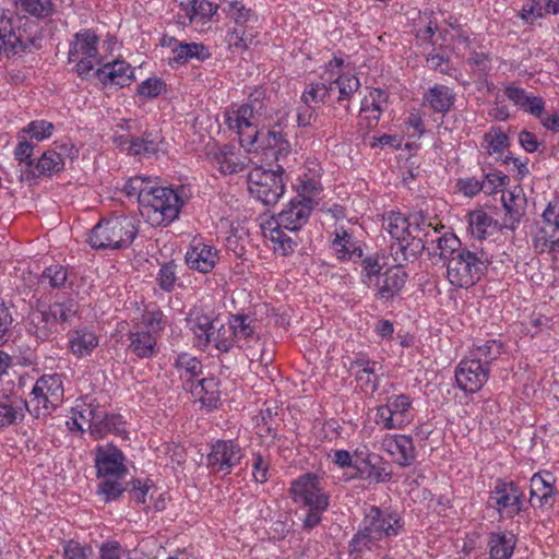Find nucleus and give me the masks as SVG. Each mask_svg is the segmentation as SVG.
Returning <instances> with one entry per match:
<instances>
[{
    "mask_svg": "<svg viewBox=\"0 0 559 559\" xmlns=\"http://www.w3.org/2000/svg\"><path fill=\"white\" fill-rule=\"evenodd\" d=\"M438 259L433 264L441 262L447 266V277L451 285L459 288H468L475 285L487 272L491 263L490 257L483 250L473 252L462 247L461 240L452 233L438 237Z\"/></svg>",
    "mask_w": 559,
    "mask_h": 559,
    "instance_id": "nucleus-1",
    "label": "nucleus"
},
{
    "mask_svg": "<svg viewBox=\"0 0 559 559\" xmlns=\"http://www.w3.org/2000/svg\"><path fill=\"white\" fill-rule=\"evenodd\" d=\"M404 532L402 515L390 508L367 506L357 532L349 542V552L371 550L382 539H391Z\"/></svg>",
    "mask_w": 559,
    "mask_h": 559,
    "instance_id": "nucleus-2",
    "label": "nucleus"
},
{
    "mask_svg": "<svg viewBox=\"0 0 559 559\" xmlns=\"http://www.w3.org/2000/svg\"><path fill=\"white\" fill-rule=\"evenodd\" d=\"M76 313L78 305L71 297H60L51 304L37 300L28 312L26 331L39 342L51 341Z\"/></svg>",
    "mask_w": 559,
    "mask_h": 559,
    "instance_id": "nucleus-3",
    "label": "nucleus"
},
{
    "mask_svg": "<svg viewBox=\"0 0 559 559\" xmlns=\"http://www.w3.org/2000/svg\"><path fill=\"white\" fill-rule=\"evenodd\" d=\"M187 200V189L183 186H156L151 195L144 198L140 213L151 226L166 227L179 218Z\"/></svg>",
    "mask_w": 559,
    "mask_h": 559,
    "instance_id": "nucleus-4",
    "label": "nucleus"
},
{
    "mask_svg": "<svg viewBox=\"0 0 559 559\" xmlns=\"http://www.w3.org/2000/svg\"><path fill=\"white\" fill-rule=\"evenodd\" d=\"M16 23L10 10H0V53L7 57L21 56L40 47L38 26L19 17Z\"/></svg>",
    "mask_w": 559,
    "mask_h": 559,
    "instance_id": "nucleus-5",
    "label": "nucleus"
},
{
    "mask_svg": "<svg viewBox=\"0 0 559 559\" xmlns=\"http://www.w3.org/2000/svg\"><path fill=\"white\" fill-rule=\"evenodd\" d=\"M139 234L134 217L128 215L100 219L90 231L87 242L95 250H118L132 245Z\"/></svg>",
    "mask_w": 559,
    "mask_h": 559,
    "instance_id": "nucleus-6",
    "label": "nucleus"
},
{
    "mask_svg": "<svg viewBox=\"0 0 559 559\" xmlns=\"http://www.w3.org/2000/svg\"><path fill=\"white\" fill-rule=\"evenodd\" d=\"M63 397V374H43L29 394V413L36 418L46 417L62 404Z\"/></svg>",
    "mask_w": 559,
    "mask_h": 559,
    "instance_id": "nucleus-7",
    "label": "nucleus"
},
{
    "mask_svg": "<svg viewBox=\"0 0 559 559\" xmlns=\"http://www.w3.org/2000/svg\"><path fill=\"white\" fill-rule=\"evenodd\" d=\"M99 37L93 29L84 28L73 35L70 41L68 60L75 63L79 76L86 79L100 62L98 53Z\"/></svg>",
    "mask_w": 559,
    "mask_h": 559,
    "instance_id": "nucleus-8",
    "label": "nucleus"
},
{
    "mask_svg": "<svg viewBox=\"0 0 559 559\" xmlns=\"http://www.w3.org/2000/svg\"><path fill=\"white\" fill-rule=\"evenodd\" d=\"M282 173V166H278L277 170L253 168L248 175V190L251 197L264 205L276 204L285 190Z\"/></svg>",
    "mask_w": 559,
    "mask_h": 559,
    "instance_id": "nucleus-9",
    "label": "nucleus"
},
{
    "mask_svg": "<svg viewBox=\"0 0 559 559\" xmlns=\"http://www.w3.org/2000/svg\"><path fill=\"white\" fill-rule=\"evenodd\" d=\"M415 418L413 401L407 394H394L386 403L377 407L376 423L383 429H402Z\"/></svg>",
    "mask_w": 559,
    "mask_h": 559,
    "instance_id": "nucleus-10",
    "label": "nucleus"
},
{
    "mask_svg": "<svg viewBox=\"0 0 559 559\" xmlns=\"http://www.w3.org/2000/svg\"><path fill=\"white\" fill-rule=\"evenodd\" d=\"M437 241L438 237L431 238L430 233H425L424 236H420L409 231L399 241L391 243V254L394 261L401 264L415 261L423 251H426L433 262L438 259L439 249H436Z\"/></svg>",
    "mask_w": 559,
    "mask_h": 559,
    "instance_id": "nucleus-11",
    "label": "nucleus"
},
{
    "mask_svg": "<svg viewBox=\"0 0 559 559\" xmlns=\"http://www.w3.org/2000/svg\"><path fill=\"white\" fill-rule=\"evenodd\" d=\"M290 492L296 503L307 508L328 509L329 496L324 492L320 479L314 474H305L292 483Z\"/></svg>",
    "mask_w": 559,
    "mask_h": 559,
    "instance_id": "nucleus-12",
    "label": "nucleus"
},
{
    "mask_svg": "<svg viewBox=\"0 0 559 559\" xmlns=\"http://www.w3.org/2000/svg\"><path fill=\"white\" fill-rule=\"evenodd\" d=\"M243 457L242 448L234 440H216L206 455V465L213 472L230 474Z\"/></svg>",
    "mask_w": 559,
    "mask_h": 559,
    "instance_id": "nucleus-13",
    "label": "nucleus"
},
{
    "mask_svg": "<svg viewBox=\"0 0 559 559\" xmlns=\"http://www.w3.org/2000/svg\"><path fill=\"white\" fill-rule=\"evenodd\" d=\"M330 247L338 261L358 262L364 257V242L359 240L352 228L336 226L331 234Z\"/></svg>",
    "mask_w": 559,
    "mask_h": 559,
    "instance_id": "nucleus-14",
    "label": "nucleus"
},
{
    "mask_svg": "<svg viewBox=\"0 0 559 559\" xmlns=\"http://www.w3.org/2000/svg\"><path fill=\"white\" fill-rule=\"evenodd\" d=\"M94 462L98 478H121L128 472L123 452L111 443L96 447Z\"/></svg>",
    "mask_w": 559,
    "mask_h": 559,
    "instance_id": "nucleus-15",
    "label": "nucleus"
},
{
    "mask_svg": "<svg viewBox=\"0 0 559 559\" xmlns=\"http://www.w3.org/2000/svg\"><path fill=\"white\" fill-rule=\"evenodd\" d=\"M490 369L471 357L463 359L456 367L457 386L466 393L478 392L488 381Z\"/></svg>",
    "mask_w": 559,
    "mask_h": 559,
    "instance_id": "nucleus-16",
    "label": "nucleus"
},
{
    "mask_svg": "<svg viewBox=\"0 0 559 559\" xmlns=\"http://www.w3.org/2000/svg\"><path fill=\"white\" fill-rule=\"evenodd\" d=\"M218 3L211 0H182L179 3L177 21L183 26H204L217 13Z\"/></svg>",
    "mask_w": 559,
    "mask_h": 559,
    "instance_id": "nucleus-17",
    "label": "nucleus"
},
{
    "mask_svg": "<svg viewBox=\"0 0 559 559\" xmlns=\"http://www.w3.org/2000/svg\"><path fill=\"white\" fill-rule=\"evenodd\" d=\"M313 210V201L309 197L297 195L278 213L277 225L289 231H297L305 226Z\"/></svg>",
    "mask_w": 559,
    "mask_h": 559,
    "instance_id": "nucleus-18",
    "label": "nucleus"
},
{
    "mask_svg": "<svg viewBox=\"0 0 559 559\" xmlns=\"http://www.w3.org/2000/svg\"><path fill=\"white\" fill-rule=\"evenodd\" d=\"M521 492L513 483L498 480L490 491L487 504L495 508L502 516H513L520 510Z\"/></svg>",
    "mask_w": 559,
    "mask_h": 559,
    "instance_id": "nucleus-19",
    "label": "nucleus"
},
{
    "mask_svg": "<svg viewBox=\"0 0 559 559\" xmlns=\"http://www.w3.org/2000/svg\"><path fill=\"white\" fill-rule=\"evenodd\" d=\"M226 123L230 130L238 134L242 147L251 145L254 141L253 134L258 130L259 118L252 114V109H248L243 105L239 106L237 109L227 112Z\"/></svg>",
    "mask_w": 559,
    "mask_h": 559,
    "instance_id": "nucleus-20",
    "label": "nucleus"
},
{
    "mask_svg": "<svg viewBox=\"0 0 559 559\" xmlns=\"http://www.w3.org/2000/svg\"><path fill=\"white\" fill-rule=\"evenodd\" d=\"M253 135L254 141L251 145L243 146L249 152L271 150L275 159L280 160L281 157L287 156L290 151V144L281 130L258 129Z\"/></svg>",
    "mask_w": 559,
    "mask_h": 559,
    "instance_id": "nucleus-21",
    "label": "nucleus"
},
{
    "mask_svg": "<svg viewBox=\"0 0 559 559\" xmlns=\"http://www.w3.org/2000/svg\"><path fill=\"white\" fill-rule=\"evenodd\" d=\"M218 323L211 314L202 309H192L187 317V326L194 335V344L200 348H205L212 343L211 335L214 334V328Z\"/></svg>",
    "mask_w": 559,
    "mask_h": 559,
    "instance_id": "nucleus-22",
    "label": "nucleus"
},
{
    "mask_svg": "<svg viewBox=\"0 0 559 559\" xmlns=\"http://www.w3.org/2000/svg\"><path fill=\"white\" fill-rule=\"evenodd\" d=\"M407 273L400 267H389L374 282L376 298L381 301L394 299L405 286Z\"/></svg>",
    "mask_w": 559,
    "mask_h": 559,
    "instance_id": "nucleus-23",
    "label": "nucleus"
},
{
    "mask_svg": "<svg viewBox=\"0 0 559 559\" xmlns=\"http://www.w3.org/2000/svg\"><path fill=\"white\" fill-rule=\"evenodd\" d=\"M382 448L402 466H411L416 460V451L413 439L405 435L390 436L383 439Z\"/></svg>",
    "mask_w": 559,
    "mask_h": 559,
    "instance_id": "nucleus-24",
    "label": "nucleus"
},
{
    "mask_svg": "<svg viewBox=\"0 0 559 559\" xmlns=\"http://www.w3.org/2000/svg\"><path fill=\"white\" fill-rule=\"evenodd\" d=\"M533 247L537 253H559V226L536 219L531 227Z\"/></svg>",
    "mask_w": 559,
    "mask_h": 559,
    "instance_id": "nucleus-25",
    "label": "nucleus"
},
{
    "mask_svg": "<svg viewBox=\"0 0 559 559\" xmlns=\"http://www.w3.org/2000/svg\"><path fill=\"white\" fill-rule=\"evenodd\" d=\"M94 74L105 86L114 85L123 87L130 85L133 80V70L123 60L107 62L98 68Z\"/></svg>",
    "mask_w": 559,
    "mask_h": 559,
    "instance_id": "nucleus-26",
    "label": "nucleus"
},
{
    "mask_svg": "<svg viewBox=\"0 0 559 559\" xmlns=\"http://www.w3.org/2000/svg\"><path fill=\"white\" fill-rule=\"evenodd\" d=\"M555 477L549 472H537L531 477L530 503L532 507L542 508L554 502Z\"/></svg>",
    "mask_w": 559,
    "mask_h": 559,
    "instance_id": "nucleus-27",
    "label": "nucleus"
},
{
    "mask_svg": "<svg viewBox=\"0 0 559 559\" xmlns=\"http://www.w3.org/2000/svg\"><path fill=\"white\" fill-rule=\"evenodd\" d=\"M185 259L190 269L201 273H209L218 261V251L213 246L198 242L191 246Z\"/></svg>",
    "mask_w": 559,
    "mask_h": 559,
    "instance_id": "nucleus-28",
    "label": "nucleus"
},
{
    "mask_svg": "<svg viewBox=\"0 0 559 559\" xmlns=\"http://www.w3.org/2000/svg\"><path fill=\"white\" fill-rule=\"evenodd\" d=\"M68 349L76 358H84L99 345L98 335L91 329L80 328L68 332Z\"/></svg>",
    "mask_w": 559,
    "mask_h": 559,
    "instance_id": "nucleus-29",
    "label": "nucleus"
},
{
    "mask_svg": "<svg viewBox=\"0 0 559 559\" xmlns=\"http://www.w3.org/2000/svg\"><path fill=\"white\" fill-rule=\"evenodd\" d=\"M501 202L506 211L503 224L504 227L514 230L522 217V209L524 206V192L521 186H516L513 190L503 191Z\"/></svg>",
    "mask_w": 559,
    "mask_h": 559,
    "instance_id": "nucleus-30",
    "label": "nucleus"
},
{
    "mask_svg": "<svg viewBox=\"0 0 559 559\" xmlns=\"http://www.w3.org/2000/svg\"><path fill=\"white\" fill-rule=\"evenodd\" d=\"M211 56L209 47L204 44L182 41V44H176L173 47V57L169 58V64L182 66L192 60L202 62L211 58Z\"/></svg>",
    "mask_w": 559,
    "mask_h": 559,
    "instance_id": "nucleus-31",
    "label": "nucleus"
},
{
    "mask_svg": "<svg viewBox=\"0 0 559 559\" xmlns=\"http://www.w3.org/2000/svg\"><path fill=\"white\" fill-rule=\"evenodd\" d=\"M237 347H249L259 340L255 320L247 314H233L229 318Z\"/></svg>",
    "mask_w": 559,
    "mask_h": 559,
    "instance_id": "nucleus-32",
    "label": "nucleus"
},
{
    "mask_svg": "<svg viewBox=\"0 0 559 559\" xmlns=\"http://www.w3.org/2000/svg\"><path fill=\"white\" fill-rule=\"evenodd\" d=\"M29 404L19 397H10L0 402V429L17 425L25 417V411L29 412Z\"/></svg>",
    "mask_w": 559,
    "mask_h": 559,
    "instance_id": "nucleus-33",
    "label": "nucleus"
},
{
    "mask_svg": "<svg viewBox=\"0 0 559 559\" xmlns=\"http://www.w3.org/2000/svg\"><path fill=\"white\" fill-rule=\"evenodd\" d=\"M194 396H198L203 406L216 408L219 402L218 381L214 377L203 378L198 382H191L187 388Z\"/></svg>",
    "mask_w": 559,
    "mask_h": 559,
    "instance_id": "nucleus-34",
    "label": "nucleus"
},
{
    "mask_svg": "<svg viewBox=\"0 0 559 559\" xmlns=\"http://www.w3.org/2000/svg\"><path fill=\"white\" fill-rule=\"evenodd\" d=\"M96 423L97 424H94V428H92V436L95 439H102L107 433L122 436L127 432L126 421L119 414H107L105 411L100 409L99 415H96Z\"/></svg>",
    "mask_w": 559,
    "mask_h": 559,
    "instance_id": "nucleus-35",
    "label": "nucleus"
},
{
    "mask_svg": "<svg viewBox=\"0 0 559 559\" xmlns=\"http://www.w3.org/2000/svg\"><path fill=\"white\" fill-rule=\"evenodd\" d=\"M38 283L51 289L70 288L73 284V275L69 269L61 264H51L43 271Z\"/></svg>",
    "mask_w": 559,
    "mask_h": 559,
    "instance_id": "nucleus-36",
    "label": "nucleus"
},
{
    "mask_svg": "<svg viewBox=\"0 0 559 559\" xmlns=\"http://www.w3.org/2000/svg\"><path fill=\"white\" fill-rule=\"evenodd\" d=\"M222 10L226 17L235 23V26H253L259 20L255 11L238 0L224 1Z\"/></svg>",
    "mask_w": 559,
    "mask_h": 559,
    "instance_id": "nucleus-37",
    "label": "nucleus"
},
{
    "mask_svg": "<svg viewBox=\"0 0 559 559\" xmlns=\"http://www.w3.org/2000/svg\"><path fill=\"white\" fill-rule=\"evenodd\" d=\"M284 227L274 223L267 222L262 226L264 237L269 238L274 243V251L281 255H289L294 252L296 241L284 233Z\"/></svg>",
    "mask_w": 559,
    "mask_h": 559,
    "instance_id": "nucleus-38",
    "label": "nucleus"
},
{
    "mask_svg": "<svg viewBox=\"0 0 559 559\" xmlns=\"http://www.w3.org/2000/svg\"><path fill=\"white\" fill-rule=\"evenodd\" d=\"M129 341V349L139 358H151L156 354L157 337L152 332H130Z\"/></svg>",
    "mask_w": 559,
    "mask_h": 559,
    "instance_id": "nucleus-39",
    "label": "nucleus"
},
{
    "mask_svg": "<svg viewBox=\"0 0 559 559\" xmlns=\"http://www.w3.org/2000/svg\"><path fill=\"white\" fill-rule=\"evenodd\" d=\"M455 94L447 85L436 84L424 96V100L436 112H447L454 104Z\"/></svg>",
    "mask_w": 559,
    "mask_h": 559,
    "instance_id": "nucleus-40",
    "label": "nucleus"
},
{
    "mask_svg": "<svg viewBox=\"0 0 559 559\" xmlns=\"http://www.w3.org/2000/svg\"><path fill=\"white\" fill-rule=\"evenodd\" d=\"M389 95L384 90L372 88L361 100L360 112L367 114L366 118L377 123L386 107Z\"/></svg>",
    "mask_w": 559,
    "mask_h": 559,
    "instance_id": "nucleus-41",
    "label": "nucleus"
},
{
    "mask_svg": "<svg viewBox=\"0 0 559 559\" xmlns=\"http://www.w3.org/2000/svg\"><path fill=\"white\" fill-rule=\"evenodd\" d=\"M64 167V160L61 154L49 150L41 154L36 164L33 165L29 174L32 177L51 176L59 173Z\"/></svg>",
    "mask_w": 559,
    "mask_h": 559,
    "instance_id": "nucleus-42",
    "label": "nucleus"
},
{
    "mask_svg": "<svg viewBox=\"0 0 559 559\" xmlns=\"http://www.w3.org/2000/svg\"><path fill=\"white\" fill-rule=\"evenodd\" d=\"M174 367L179 373V377L185 381V389L190 386L193 379L202 373V364L190 354H179L174 362Z\"/></svg>",
    "mask_w": 559,
    "mask_h": 559,
    "instance_id": "nucleus-43",
    "label": "nucleus"
},
{
    "mask_svg": "<svg viewBox=\"0 0 559 559\" xmlns=\"http://www.w3.org/2000/svg\"><path fill=\"white\" fill-rule=\"evenodd\" d=\"M488 545L492 559H509L514 550L515 537L511 533L491 534Z\"/></svg>",
    "mask_w": 559,
    "mask_h": 559,
    "instance_id": "nucleus-44",
    "label": "nucleus"
},
{
    "mask_svg": "<svg viewBox=\"0 0 559 559\" xmlns=\"http://www.w3.org/2000/svg\"><path fill=\"white\" fill-rule=\"evenodd\" d=\"M257 35L253 26H234L226 34V43L230 48L246 50L253 44Z\"/></svg>",
    "mask_w": 559,
    "mask_h": 559,
    "instance_id": "nucleus-45",
    "label": "nucleus"
},
{
    "mask_svg": "<svg viewBox=\"0 0 559 559\" xmlns=\"http://www.w3.org/2000/svg\"><path fill=\"white\" fill-rule=\"evenodd\" d=\"M469 229L477 239H485L496 229V222L484 210H476L469 214Z\"/></svg>",
    "mask_w": 559,
    "mask_h": 559,
    "instance_id": "nucleus-46",
    "label": "nucleus"
},
{
    "mask_svg": "<svg viewBox=\"0 0 559 559\" xmlns=\"http://www.w3.org/2000/svg\"><path fill=\"white\" fill-rule=\"evenodd\" d=\"M502 353V343L497 340H489L483 344L476 345L471 352L469 357L478 362L488 366L496 360Z\"/></svg>",
    "mask_w": 559,
    "mask_h": 559,
    "instance_id": "nucleus-47",
    "label": "nucleus"
},
{
    "mask_svg": "<svg viewBox=\"0 0 559 559\" xmlns=\"http://www.w3.org/2000/svg\"><path fill=\"white\" fill-rule=\"evenodd\" d=\"M156 188L152 180L146 177L135 176L130 178L124 187L123 191L128 197H136L139 209L144 204V198L151 195V192Z\"/></svg>",
    "mask_w": 559,
    "mask_h": 559,
    "instance_id": "nucleus-48",
    "label": "nucleus"
},
{
    "mask_svg": "<svg viewBox=\"0 0 559 559\" xmlns=\"http://www.w3.org/2000/svg\"><path fill=\"white\" fill-rule=\"evenodd\" d=\"M16 8L38 19L49 17L55 12L51 0H15Z\"/></svg>",
    "mask_w": 559,
    "mask_h": 559,
    "instance_id": "nucleus-49",
    "label": "nucleus"
},
{
    "mask_svg": "<svg viewBox=\"0 0 559 559\" xmlns=\"http://www.w3.org/2000/svg\"><path fill=\"white\" fill-rule=\"evenodd\" d=\"M382 227L390 234L394 241H399L411 231L406 216L395 212H391L383 217Z\"/></svg>",
    "mask_w": 559,
    "mask_h": 559,
    "instance_id": "nucleus-50",
    "label": "nucleus"
},
{
    "mask_svg": "<svg viewBox=\"0 0 559 559\" xmlns=\"http://www.w3.org/2000/svg\"><path fill=\"white\" fill-rule=\"evenodd\" d=\"M215 163L223 175L238 174L243 170L245 163L229 148H224L215 155Z\"/></svg>",
    "mask_w": 559,
    "mask_h": 559,
    "instance_id": "nucleus-51",
    "label": "nucleus"
},
{
    "mask_svg": "<svg viewBox=\"0 0 559 559\" xmlns=\"http://www.w3.org/2000/svg\"><path fill=\"white\" fill-rule=\"evenodd\" d=\"M333 93V84L331 81H318L310 83L301 95V100L305 105L310 103H323L328 96Z\"/></svg>",
    "mask_w": 559,
    "mask_h": 559,
    "instance_id": "nucleus-52",
    "label": "nucleus"
},
{
    "mask_svg": "<svg viewBox=\"0 0 559 559\" xmlns=\"http://www.w3.org/2000/svg\"><path fill=\"white\" fill-rule=\"evenodd\" d=\"M333 92L337 91V102L348 100L360 87L358 78L352 74H341L331 81Z\"/></svg>",
    "mask_w": 559,
    "mask_h": 559,
    "instance_id": "nucleus-53",
    "label": "nucleus"
},
{
    "mask_svg": "<svg viewBox=\"0 0 559 559\" xmlns=\"http://www.w3.org/2000/svg\"><path fill=\"white\" fill-rule=\"evenodd\" d=\"M211 338L215 347L223 353H228L231 348L237 346L229 321L226 324L216 323L214 334L211 335Z\"/></svg>",
    "mask_w": 559,
    "mask_h": 559,
    "instance_id": "nucleus-54",
    "label": "nucleus"
},
{
    "mask_svg": "<svg viewBox=\"0 0 559 559\" xmlns=\"http://www.w3.org/2000/svg\"><path fill=\"white\" fill-rule=\"evenodd\" d=\"M550 14H559V0H532L530 9L526 10V22Z\"/></svg>",
    "mask_w": 559,
    "mask_h": 559,
    "instance_id": "nucleus-55",
    "label": "nucleus"
},
{
    "mask_svg": "<svg viewBox=\"0 0 559 559\" xmlns=\"http://www.w3.org/2000/svg\"><path fill=\"white\" fill-rule=\"evenodd\" d=\"M159 150V141L152 133H144L141 138H134L133 145L130 146V154L151 157Z\"/></svg>",
    "mask_w": 559,
    "mask_h": 559,
    "instance_id": "nucleus-56",
    "label": "nucleus"
},
{
    "mask_svg": "<svg viewBox=\"0 0 559 559\" xmlns=\"http://www.w3.org/2000/svg\"><path fill=\"white\" fill-rule=\"evenodd\" d=\"M359 261L361 262V283L367 287H372L378 277L382 274V265L380 264L379 259L374 255L362 257Z\"/></svg>",
    "mask_w": 559,
    "mask_h": 559,
    "instance_id": "nucleus-57",
    "label": "nucleus"
},
{
    "mask_svg": "<svg viewBox=\"0 0 559 559\" xmlns=\"http://www.w3.org/2000/svg\"><path fill=\"white\" fill-rule=\"evenodd\" d=\"M278 417V406L274 402H266L264 403L263 407L260 411V419L261 424L258 423V426H260L261 431H264L266 436H275L273 433L276 431L278 423L276 418Z\"/></svg>",
    "mask_w": 559,
    "mask_h": 559,
    "instance_id": "nucleus-58",
    "label": "nucleus"
},
{
    "mask_svg": "<svg viewBox=\"0 0 559 559\" xmlns=\"http://www.w3.org/2000/svg\"><path fill=\"white\" fill-rule=\"evenodd\" d=\"M177 269L178 265L174 261L160 265L156 275V282L163 292L171 293L175 289L178 280Z\"/></svg>",
    "mask_w": 559,
    "mask_h": 559,
    "instance_id": "nucleus-59",
    "label": "nucleus"
},
{
    "mask_svg": "<svg viewBox=\"0 0 559 559\" xmlns=\"http://www.w3.org/2000/svg\"><path fill=\"white\" fill-rule=\"evenodd\" d=\"M119 479L107 477L98 484L96 493L102 497L104 502L117 500L122 495L124 488Z\"/></svg>",
    "mask_w": 559,
    "mask_h": 559,
    "instance_id": "nucleus-60",
    "label": "nucleus"
},
{
    "mask_svg": "<svg viewBox=\"0 0 559 559\" xmlns=\"http://www.w3.org/2000/svg\"><path fill=\"white\" fill-rule=\"evenodd\" d=\"M406 221L409 224V230L412 231V234L414 231L417 233L416 235H420V233H423V235L425 233H430L431 238H433V236L438 234V228L432 225L431 219L423 212L409 214L406 217Z\"/></svg>",
    "mask_w": 559,
    "mask_h": 559,
    "instance_id": "nucleus-61",
    "label": "nucleus"
},
{
    "mask_svg": "<svg viewBox=\"0 0 559 559\" xmlns=\"http://www.w3.org/2000/svg\"><path fill=\"white\" fill-rule=\"evenodd\" d=\"M63 559H90L93 549L90 545H83L76 540L70 539L62 546Z\"/></svg>",
    "mask_w": 559,
    "mask_h": 559,
    "instance_id": "nucleus-62",
    "label": "nucleus"
},
{
    "mask_svg": "<svg viewBox=\"0 0 559 559\" xmlns=\"http://www.w3.org/2000/svg\"><path fill=\"white\" fill-rule=\"evenodd\" d=\"M378 368L379 367H372L369 369L356 370L355 378L361 391L366 393H373L377 391L379 386L378 377L376 376Z\"/></svg>",
    "mask_w": 559,
    "mask_h": 559,
    "instance_id": "nucleus-63",
    "label": "nucleus"
},
{
    "mask_svg": "<svg viewBox=\"0 0 559 559\" xmlns=\"http://www.w3.org/2000/svg\"><path fill=\"white\" fill-rule=\"evenodd\" d=\"M166 317L160 309L147 310L143 314V324L146 332H152L156 336L166 326Z\"/></svg>",
    "mask_w": 559,
    "mask_h": 559,
    "instance_id": "nucleus-64",
    "label": "nucleus"
}]
</instances>
